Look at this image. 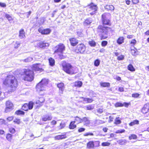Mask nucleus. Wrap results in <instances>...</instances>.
Wrapping results in <instances>:
<instances>
[{
  "label": "nucleus",
  "mask_w": 149,
  "mask_h": 149,
  "mask_svg": "<svg viewBox=\"0 0 149 149\" xmlns=\"http://www.w3.org/2000/svg\"><path fill=\"white\" fill-rule=\"evenodd\" d=\"M56 48L54 51V53H60L58 54L59 57L60 59H63L65 58L66 57V56L64 55L63 54V52L65 50V47L64 45L62 43H59L55 47Z\"/></svg>",
  "instance_id": "nucleus-5"
},
{
  "label": "nucleus",
  "mask_w": 149,
  "mask_h": 149,
  "mask_svg": "<svg viewBox=\"0 0 149 149\" xmlns=\"http://www.w3.org/2000/svg\"><path fill=\"white\" fill-rule=\"evenodd\" d=\"M104 112V109L103 108H99L97 109L95 111V113L96 115L99 116L100 114L103 113Z\"/></svg>",
  "instance_id": "nucleus-22"
},
{
  "label": "nucleus",
  "mask_w": 149,
  "mask_h": 149,
  "mask_svg": "<svg viewBox=\"0 0 149 149\" xmlns=\"http://www.w3.org/2000/svg\"><path fill=\"white\" fill-rule=\"evenodd\" d=\"M48 79L45 78H44L42 79L40 82L41 83V84L45 87L48 84Z\"/></svg>",
  "instance_id": "nucleus-28"
},
{
  "label": "nucleus",
  "mask_w": 149,
  "mask_h": 149,
  "mask_svg": "<svg viewBox=\"0 0 149 149\" xmlns=\"http://www.w3.org/2000/svg\"><path fill=\"white\" fill-rule=\"evenodd\" d=\"M124 58V56L123 55H121L119 56H118L117 59L118 61H121L123 60Z\"/></svg>",
  "instance_id": "nucleus-46"
},
{
  "label": "nucleus",
  "mask_w": 149,
  "mask_h": 149,
  "mask_svg": "<svg viewBox=\"0 0 149 149\" xmlns=\"http://www.w3.org/2000/svg\"><path fill=\"white\" fill-rule=\"evenodd\" d=\"M57 86L59 88V91L61 92V93H63L65 88L64 84L63 82H60L57 84Z\"/></svg>",
  "instance_id": "nucleus-18"
},
{
  "label": "nucleus",
  "mask_w": 149,
  "mask_h": 149,
  "mask_svg": "<svg viewBox=\"0 0 149 149\" xmlns=\"http://www.w3.org/2000/svg\"><path fill=\"white\" fill-rule=\"evenodd\" d=\"M82 122H84V125H89L90 123V121L88 118L87 117H84L82 118Z\"/></svg>",
  "instance_id": "nucleus-24"
},
{
  "label": "nucleus",
  "mask_w": 149,
  "mask_h": 149,
  "mask_svg": "<svg viewBox=\"0 0 149 149\" xmlns=\"http://www.w3.org/2000/svg\"><path fill=\"white\" fill-rule=\"evenodd\" d=\"M125 38L123 36H120L117 39L116 42L119 45L122 44L124 42Z\"/></svg>",
  "instance_id": "nucleus-27"
},
{
  "label": "nucleus",
  "mask_w": 149,
  "mask_h": 149,
  "mask_svg": "<svg viewBox=\"0 0 149 149\" xmlns=\"http://www.w3.org/2000/svg\"><path fill=\"white\" fill-rule=\"evenodd\" d=\"M94 108V106L91 104L88 105L86 107V110H92Z\"/></svg>",
  "instance_id": "nucleus-41"
},
{
  "label": "nucleus",
  "mask_w": 149,
  "mask_h": 149,
  "mask_svg": "<svg viewBox=\"0 0 149 149\" xmlns=\"http://www.w3.org/2000/svg\"><path fill=\"white\" fill-rule=\"evenodd\" d=\"M81 98L83 99L84 101L87 103H91L94 101V100L92 98H86L84 97H81Z\"/></svg>",
  "instance_id": "nucleus-23"
},
{
  "label": "nucleus",
  "mask_w": 149,
  "mask_h": 149,
  "mask_svg": "<svg viewBox=\"0 0 149 149\" xmlns=\"http://www.w3.org/2000/svg\"><path fill=\"white\" fill-rule=\"evenodd\" d=\"M140 95V94H139L137 93H135L132 94V96L134 98H137L139 97Z\"/></svg>",
  "instance_id": "nucleus-45"
},
{
  "label": "nucleus",
  "mask_w": 149,
  "mask_h": 149,
  "mask_svg": "<svg viewBox=\"0 0 149 149\" xmlns=\"http://www.w3.org/2000/svg\"><path fill=\"white\" fill-rule=\"evenodd\" d=\"M114 106L116 107H123V103L120 102H117L114 104Z\"/></svg>",
  "instance_id": "nucleus-40"
},
{
  "label": "nucleus",
  "mask_w": 149,
  "mask_h": 149,
  "mask_svg": "<svg viewBox=\"0 0 149 149\" xmlns=\"http://www.w3.org/2000/svg\"><path fill=\"white\" fill-rule=\"evenodd\" d=\"M33 103L30 101L28 103H25L23 104L21 107V109L24 111H27L28 110H31L33 107Z\"/></svg>",
  "instance_id": "nucleus-8"
},
{
  "label": "nucleus",
  "mask_w": 149,
  "mask_h": 149,
  "mask_svg": "<svg viewBox=\"0 0 149 149\" xmlns=\"http://www.w3.org/2000/svg\"><path fill=\"white\" fill-rule=\"evenodd\" d=\"M86 45L81 43L77 46L74 50V52L76 54H83L86 51Z\"/></svg>",
  "instance_id": "nucleus-6"
},
{
  "label": "nucleus",
  "mask_w": 149,
  "mask_h": 149,
  "mask_svg": "<svg viewBox=\"0 0 149 149\" xmlns=\"http://www.w3.org/2000/svg\"><path fill=\"white\" fill-rule=\"evenodd\" d=\"M47 44L48 45V43L44 41H41L37 44V47L38 48H43L47 46Z\"/></svg>",
  "instance_id": "nucleus-17"
},
{
  "label": "nucleus",
  "mask_w": 149,
  "mask_h": 149,
  "mask_svg": "<svg viewBox=\"0 0 149 149\" xmlns=\"http://www.w3.org/2000/svg\"><path fill=\"white\" fill-rule=\"evenodd\" d=\"M74 120L73 121L75 123L76 122H77V123H82V118L77 116H76L74 117Z\"/></svg>",
  "instance_id": "nucleus-34"
},
{
  "label": "nucleus",
  "mask_w": 149,
  "mask_h": 149,
  "mask_svg": "<svg viewBox=\"0 0 149 149\" xmlns=\"http://www.w3.org/2000/svg\"><path fill=\"white\" fill-rule=\"evenodd\" d=\"M121 123V120L119 119V117H117L116 118L114 122V124L117 125L120 124Z\"/></svg>",
  "instance_id": "nucleus-37"
},
{
  "label": "nucleus",
  "mask_w": 149,
  "mask_h": 149,
  "mask_svg": "<svg viewBox=\"0 0 149 149\" xmlns=\"http://www.w3.org/2000/svg\"><path fill=\"white\" fill-rule=\"evenodd\" d=\"M136 40L135 39H133L130 42V43L131 46L134 47L136 43Z\"/></svg>",
  "instance_id": "nucleus-39"
},
{
  "label": "nucleus",
  "mask_w": 149,
  "mask_h": 149,
  "mask_svg": "<svg viewBox=\"0 0 149 149\" xmlns=\"http://www.w3.org/2000/svg\"><path fill=\"white\" fill-rule=\"evenodd\" d=\"M66 138H67V136L65 134L61 135H58L54 137V139L56 140H61L65 139Z\"/></svg>",
  "instance_id": "nucleus-20"
},
{
  "label": "nucleus",
  "mask_w": 149,
  "mask_h": 149,
  "mask_svg": "<svg viewBox=\"0 0 149 149\" xmlns=\"http://www.w3.org/2000/svg\"><path fill=\"white\" fill-rule=\"evenodd\" d=\"M105 8L107 10H113L114 9V7L112 5H107L105 6Z\"/></svg>",
  "instance_id": "nucleus-30"
},
{
  "label": "nucleus",
  "mask_w": 149,
  "mask_h": 149,
  "mask_svg": "<svg viewBox=\"0 0 149 149\" xmlns=\"http://www.w3.org/2000/svg\"><path fill=\"white\" fill-rule=\"evenodd\" d=\"M38 31L39 33L42 35L49 34L51 31V30L49 28L43 29L42 27L39 28Z\"/></svg>",
  "instance_id": "nucleus-13"
},
{
  "label": "nucleus",
  "mask_w": 149,
  "mask_h": 149,
  "mask_svg": "<svg viewBox=\"0 0 149 149\" xmlns=\"http://www.w3.org/2000/svg\"><path fill=\"white\" fill-rule=\"evenodd\" d=\"M9 131L12 133H14L15 132V130L13 128H10Z\"/></svg>",
  "instance_id": "nucleus-55"
},
{
  "label": "nucleus",
  "mask_w": 149,
  "mask_h": 149,
  "mask_svg": "<svg viewBox=\"0 0 149 149\" xmlns=\"http://www.w3.org/2000/svg\"><path fill=\"white\" fill-rule=\"evenodd\" d=\"M127 69L131 72H134L135 71V69L132 64H129L127 66Z\"/></svg>",
  "instance_id": "nucleus-35"
},
{
  "label": "nucleus",
  "mask_w": 149,
  "mask_h": 149,
  "mask_svg": "<svg viewBox=\"0 0 149 149\" xmlns=\"http://www.w3.org/2000/svg\"><path fill=\"white\" fill-rule=\"evenodd\" d=\"M88 6H89V11H93L92 12L90 13L91 15H93L96 13L97 9V7L96 5L91 2L90 4H88Z\"/></svg>",
  "instance_id": "nucleus-10"
},
{
  "label": "nucleus",
  "mask_w": 149,
  "mask_h": 149,
  "mask_svg": "<svg viewBox=\"0 0 149 149\" xmlns=\"http://www.w3.org/2000/svg\"><path fill=\"white\" fill-rule=\"evenodd\" d=\"M108 130V129L106 127H104L102 129L103 131L104 132H107V130Z\"/></svg>",
  "instance_id": "nucleus-63"
},
{
  "label": "nucleus",
  "mask_w": 149,
  "mask_h": 149,
  "mask_svg": "<svg viewBox=\"0 0 149 149\" xmlns=\"http://www.w3.org/2000/svg\"><path fill=\"white\" fill-rule=\"evenodd\" d=\"M13 119V116L9 117H8L7 119L9 121H10L12 120Z\"/></svg>",
  "instance_id": "nucleus-60"
},
{
  "label": "nucleus",
  "mask_w": 149,
  "mask_h": 149,
  "mask_svg": "<svg viewBox=\"0 0 149 149\" xmlns=\"http://www.w3.org/2000/svg\"><path fill=\"white\" fill-rule=\"evenodd\" d=\"M100 85L102 87L108 88L110 86V84L109 82H101L100 83Z\"/></svg>",
  "instance_id": "nucleus-26"
},
{
  "label": "nucleus",
  "mask_w": 149,
  "mask_h": 149,
  "mask_svg": "<svg viewBox=\"0 0 149 149\" xmlns=\"http://www.w3.org/2000/svg\"><path fill=\"white\" fill-rule=\"evenodd\" d=\"M92 21L90 18H87L85 19L83 22V24L84 26H88L92 22Z\"/></svg>",
  "instance_id": "nucleus-21"
},
{
  "label": "nucleus",
  "mask_w": 149,
  "mask_h": 149,
  "mask_svg": "<svg viewBox=\"0 0 149 149\" xmlns=\"http://www.w3.org/2000/svg\"><path fill=\"white\" fill-rule=\"evenodd\" d=\"M115 79L117 81H120L121 80V78L119 76H117Z\"/></svg>",
  "instance_id": "nucleus-62"
},
{
  "label": "nucleus",
  "mask_w": 149,
  "mask_h": 149,
  "mask_svg": "<svg viewBox=\"0 0 149 149\" xmlns=\"http://www.w3.org/2000/svg\"><path fill=\"white\" fill-rule=\"evenodd\" d=\"M12 135L10 134H8L6 136V138L9 141H11L12 139Z\"/></svg>",
  "instance_id": "nucleus-43"
},
{
  "label": "nucleus",
  "mask_w": 149,
  "mask_h": 149,
  "mask_svg": "<svg viewBox=\"0 0 149 149\" xmlns=\"http://www.w3.org/2000/svg\"><path fill=\"white\" fill-rule=\"evenodd\" d=\"M100 61L98 59L95 60L94 62V65L95 66H98L100 64Z\"/></svg>",
  "instance_id": "nucleus-42"
},
{
  "label": "nucleus",
  "mask_w": 149,
  "mask_h": 149,
  "mask_svg": "<svg viewBox=\"0 0 149 149\" xmlns=\"http://www.w3.org/2000/svg\"><path fill=\"white\" fill-rule=\"evenodd\" d=\"M141 112L144 115L147 114V116H149V103L145 104L141 110Z\"/></svg>",
  "instance_id": "nucleus-9"
},
{
  "label": "nucleus",
  "mask_w": 149,
  "mask_h": 149,
  "mask_svg": "<svg viewBox=\"0 0 149 149\" xmlns=\"http://www.w3.org/2000/svg\"><path fill=\"white\" fill-rule=\"evenodd\" d=\"M118 90L120 92H123L124 91V88L123 87H119L118 88Z\"/></svg>",
  "instance_id": "nucleus-54"
},
{
  "label": "nucleus",
  "mask_w": 149,
  "mask_h": 149,
  "mask_svg": "<svg viewBox=\"0 0 149 149\" xmlns=\"http://www.w3.org/2000/svg\"><path fill=\"white\" fill-rule=\"evenodd\" d=\"M20 74L21 78L25 81L31 82L34 79V72L31 69H25L23 72L20 73Z\"/></svg>",
  "instance_id": "nucleus-4"
},
{
  "label": "nucleus",
  "mask_w": 149,
  "mask_h": 149,
  "mask_svg": "<svg viewBox=\"0 0 149 149\" xmlns=\"http://www.w3.org/2000/svg\"><path fill=\"white\" fill-rule=\"evenodd\" d=\"M45 101V97L44 94L41 95L39 97L38 99L36 102V104H38L39 106H41Z\"/></svg>",
  "instance_id": "nucleus-14"
},
{
  "label": "nucleus",
  "mask_w": 149,
  "mask_h": 149,
  "mask_svg": "<svg viewBox=\"0 0 149 149\" xmlns=\"http://www.w3.org/2000/svg\"><path fill=\"white\" fill-rule=\"evenodd\" d=\"M6 17L8 20H11L12 19V17L8 14H6Z\"/></svg>",
  "instance_id": "nucleus-53"
},
{
  "label": "nucleus",
  "mask_w": 149,
  "mask_h": 149,
  "mask_svg": "<svg viewBox=\"0 0 149 149\" xmlns=\"http://www.w3.org/2000/svg\"><path fill=\"white\" fill-rule=\"evenodd\" d=\"M130 102L128 103L124 102L123 103V106H124L125 107L127 108L129 105H130Z\"/></svg>",
  "instance_id": "nucleus-48"
},
{
  "label": "nucleus",
  "mask_w": 149,
  "mask_h": 149,
  "mask_svg": "<svg viewBox=\"0 0 149 149\" xmlns=\"http://www.w3.org/2000/svg\"><path fill=\"white\" fill-rule=\"evenodd\" d=\"M85 129L83 127H80L78 130V132L79 133H81L84 132Z\"/></svg>",
  "instance_id": "nucleus-49"
},
{
  "label": "nucleus",
  "mask_w": 149,
  "mask_h": 149,
  "mask_svg": "<svg viewBox=\"0 0 149 149\" xmlns=\"http://www.w3.org/2000/svg\"><path fill=\"white\" fill-rule=\"evenodd\" d=\"M40 65L41 64L40 63H36L33 64L31 67L32 70L35 71H38L40 72L43 71L44 70L42 68L40 67Z\"/></svg>",
  "instance_id": "nucleus-12"
},
{
  "label": "nucleus",
  "mask_w": 149,
  "mask_h": 149,
  "mask_svg": "<svg viewBox=\"0 0 149 149\" xmlns=\"http://www.w3.org/2000/svg\"><path fill=\"white\" fill-rule=\"evenodd\" d=\"M109 13H104L101 16V21L102 24H99L97 28V31L98 33L102 34L100 36V39H105L108 38L107 35L109 33V30L111 33L113 32V30L112 29L111 27L108 26H111L112 25V23L111 20L107 19V16L108 14Z\"/></svg>",
  "instance_id": "nucleus-1"
},
{
  "label": "nucleus",
  "mask_w": 149,
  "mask_h": 149,
  "mask_svg": "<svg viewBox=\"0 0 149 149\" xmlns=\"http://www.w3.org/2000/svg\"><path fill=\"white\" fill-rule=\"evenodd\" d=\"M5 121L3 119H0V125L3 124L4 123Z\"/></svg>",
  "instance_id": "nucleus-61"
},
{
  "label": "nucleus",
  "mask_w": 149,
  "mask_h": 149,
  "mask_svg": "<svg viewBox=\"0 0 149 149\" xmlns=\"http://www.w3.org/2000/svg\"><path fill=\"white\" fill-rule=\"evenodd\" d=\"M56 121L54 120H52L51 122V124L52 125H54L56 124Z\"/></svg>",
  "instance_id": "nucleus-58"
},
{
  "label": "nucleus",
  "mask_w": 149,
  "mask_h": 149,
  "mask_svg": "<svg viewBox=\"0 0 149 149\" xmlns=\"http://www.w3.org/2000/svg\"><path fill=\"white\" fill-rule=\"evenodd\" d=\"M100 142L99 141H89L86 144V148L87 149H93L95 147H97L100 146Z\"/></svg>",
  "instance_id": "nucleus-7"
},
{
  "label": "nucleus",
  "mask_w": 149,
  "mask_h": 149,
  "mask_svg": "<svg viewBox=\"0 0 149 149\" xmlns=\"http://www.w3.org/2000/svg\"><path fill=\"white\" fill-rule=\"evenodd\" d=\"M82 82L81 81H77L74 82V86L77 87H80L82 85Z\"/></svg>",
  "instance_id": "nucleus-33"
},
{
  "label": "nucleus",
  "mask_w": 149,
  "mask_h": 149,
  "mask_svg": "<svg viewBox=\"0 0 149 149\" xmlns=\"http://www.w3.org/2000/svg\"><path fill=\"white\" fill-rule=\"evenodd\" d=\"M61 65L63 70L67 74L73 75L78 72V69L76 67H74L70 63L63 61Z\"/></svg>",
  "instance_id": "nucleus-3"
},
{
  "label": "nucleus",
  "mask_w": 149,
  "mask_h": 149,
  "mask_svg": "<svg viewBox=\"0 0 149 149\" xmlns=\"http://www.w3.org/2000/svg\"><path fill=\"white\" fill-rule=\"evenodd\" d=\"M52 119V117L51 115L46 114L44 115L42 118V120L43 121L51 120Z\"/></svg>",
  "instance_id": "nucleus-16"
},
{
  "label": "nucleus",
  "mask_w": 149,
  "mask_h": 149,
  "mask_svg": "<svg viewBox=\"0 0 149 149\" xmlns=\"http://www.w3.org/2000/svg\"><path fill=\"white\" fill-rule=\"evenodd\" d=\"M125 132V130L124 129L118 130L115 133L116 134L123 133L124 132Z\"/></svg>",
  "instance_id": "nucleus-50"
},
{
  "label": "nucleus",
  "mask_w": 149,
  "mask_h": 149,
  "mask_svg": "<svg viewBox=\"0 0 149 149\" xmlns=\"http://www.w3.org/2000/svg\"><path fill=\"white\" fill-rule=\"evenodd\" d=\"M25 32L23 29H21L19 31V37L21 38H24L25 37Z\"/></svg>",
  "instance_id": "nucleus-29"
},
{
  "label": "nucleus",
  "mask_w": 149,
  "mask_h": 149,
  "mask_svg": "<svg viewBox=\"0 0 149 149\" xmlns=\"http://www.w3.org/2000/svg\"><path fill=\"white\" fill-rule=\"evenodd\" d=\"M89 45L92 47H94L96 45V42L93 40H92L91 41H89L88 42Z\"/></svg>",
  "instance_id": "nucleus-36"
},
{
  "label": "nucleus",
  "mask_w": 149,
  "mask_h": 149,
  "mask_svg": "<svg viewBox=\"0 0 149 149\" xmlns=\"http://www.w3.org/2000/svg\"><path fill=\"white\" fill-rule=\"evenodd\" d=\"M44 86L41 84V83L39 82L36 85V88L37 90L39 92L43 91Z\"/></svg>",
  "instance_id": "nucleus-19"
},
{
  "label": "nucleus",
  "mask_w": 149,
  "mask_h": 149,
  "mask_svg": "<svg viewBox=\"0 0 149 149\" xmlns=\"http://www.w3.org/2000/svg\"><path fill=\"white\" fill-rule=\"evenodd\" d=\"M147 36H149V30H147L144 33Z\"/></svg>",
  "instance_id": "nucleus-64"
},
{
  "label": "nucleus",
  "mask_w": 149,
  "mask_h": 149,
  "mask_svg": "<svg viewBox=\"0 0 149 149\" xmlns=\"http://www.w3.org/2000/svg\"><path fill=\"white\" fill-rule=\"evenodd\" d=\"M71 46L74 47L77 45L78 43V40L75 38H71L69 39Z\"/></svg>",
  "instance_id": "nucleus-15"
},
{
  "label": "nucleus",
  "mask_w": 149,
  "mask_h": 149,
  "mask_svg": "<svg viewBox=\"0 0 149 149\" xmlns=\"http://www.w3.org/2000/svg\"><path fill=\"white\" fill-rule=\"evenodd\" d=\"M137 138V136L134 134H131L129 136V139L130 140L136 139Z\"/></svg>",
  "instance_id": "nucleus-38"
},
{
  "label": "nucleus",
  "mask_w": 149,
  "mask_h": 149,
  "mask_svg": "<svg viewBox=\"0 0 149 149\" xmlns=\"http://www.w3.org/2000/svg\"><path fill=\"white\" fill-rule=\"evenodd\" d=\"M93 134L92 133L90 132H87L85 133L84 134V136H93Z\"/></svg>",
  "instance_id": "nucleus-52"
},
{
  "label": "nucleus",
  "mask_w": 149,
  "mask_h": 149,
  "mask_svg": "<svg viewBox=\"0 0 149 149\" xmlns=\"http://www.w3.org/2000/svg\"><path fill=\"white\" fill-rule=\"evenodd\" d=\"M139 124V121L137 120H135L130 122L129 124L130 126H132L136 125H138Z\"/></svg>",
  "instance_id": "nucleus-31"
},
{
  "label": "nucleus",
  "mask_w": 149,
  "mask_h": 149,
  "mask_svg": "<svg viewBox=\"0 0 149 149\" xmlns=\"http://www.w3.org/2000/svg\"><path fill=\"white\" fill-rule=\"evenodd\" d=\"M6 108L5 110V113L9 112L13 109V104L10 101H8L6 102Z\"/></svg>",
  "instance_id": "nucleus-11"
},
{
  "label": "nucleus",
  "mask_w": 149,
  "mask_h": 149,
  "mask_svg": "<svg viewBox=\"0 0 149 149\" xmlns=\"http://www.w3.org/2000/svg\"><path fill=\"white\" fill-rule=\"evenodd\" d=\"M3 84L6 86L12 88L13 91L18 86V81L16 78L13 75H9L3 81Z\"/></svg>",
  "instance_id": "nucleus-2"
},
{
  "label": "nucleus",
  "mask_w": 149,
  "mask_h": 149,
  "mask_svg": "<svg viewBox=\"0 0 149 149\" xmlns=\"http://www.w3.org/2000/svg\"><path fill=\"white\" fill-rule=\"evenodd\" d=\"M48 61L49 65L50 66H53L55 65V61L54 58L52 57H50L48 59Z\"/></svg>",
  "instance_id": "nucleus-32"
},
{
  "label": "nucleus",
  "mask_w": 149,
  "mask_h": 149,
  "mask_svg": "<svg viewBox=\"0 0 149 149\" xmlns=\"http://www.w3.org/2000/svg\"><path fill=\"white\" fill-rule=\"evenodd\" d=\"M0 6L3 7H5L6 6V5L5 3L0 2Z\"/></svg>",
  "instance_id": "nucleus-57"
},
{
  "label": "nucleus",
  "mask_w": 149,
  "mask_h": 149,
  "mask_svg": "<svg viewBox=\"0 0 149 149\" xmlns=\"http://www.w3.org/2000/svg\"><path fill=\"white\" fill-rule=\"evenodd\" d=\"M110 143L107 142H103L102 143L101 145L102 146H109L110 145Z\"/></svg>",
  "instance_id": "nucleus-44"
},
{
  "label": "nucleus",
  "mask_w": 149,
  "mask_h": 149,
  "mask_svg": "<svg viewBox=\"0 0 149 149\" xmlns=\"http://www.w3.org/2000/svg\"><path fill=\"white\" fill-rule=\"evenodd\" d=\"M132 1L134 4H136L139 2V0H132Z\"/></svg>",
  "instance_id": "nucleus-56"
},
{
  "label": "nucleus",
  "mask_w": 149,
  "mask_h": 149,
  "mask_svg": "<svg viewBox=\"0 0 149 149\" xmlns=\"http://www.w3.org/2000/svg\"><path fill=\"white\" fill-rule=\"evenodd\" d=\"M77 127V125L73 121H71L69 125V128L71 130H73Z\"/></svg>",
  "instance_id": "nucleus-25"
},
{
  "label": "nucleus",
  "mask_w": 149,
  "mask_h": 149,
  "mask_svg": "<svg viewBox=\"0 0 149 149\" xmlns=\"http://www.w3.org/2000/svg\"><path fill=\"white\" fill-rule=\"evenodd\" d=\"M133 35H127V38L128 39H131L133 38Z\"/></svg>",
  "instance_id": "nucleus-59"
},
{
  "label": "nucleus",
  "mask_w": 149,
  "mask_h": 149,
  "mask_svg": "<svg viewBox=\"0 0 149 149\" xmlns=\"http://www.w3.org/2000/svg\"><path fill=\"white\" fill-rule=\"evenodd\" d=\"M108 43L107 41L106 40H104L101 42V45L102 47H105L106 46Z\"/></svg>",
  "instance_id": "nucleus-47"
},
{
  "label": "nucleus",
  "mask_w": 149,
  "mask_h": 149,
  "mask_svg": "<svg viewBox=\"0 0 149 149\" xmlns=\"http://www.w3.org/2000/svg\"><path fill=\"white\" fill-rule=\"evenodd\" d=\"M40 23L41 24H43L45 21V18L44 17H42L40 18Z\"/></svg>",
  "instance_id": "nucleus-51"
}]
</instances>
